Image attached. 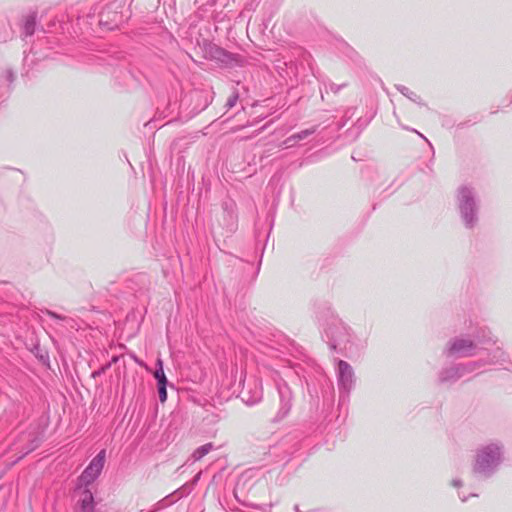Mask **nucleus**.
<instances>
[{"mask_svg": "<svg viewBox=\"0 0 512 512\" xmlns=\"http://www.w3.org/2000/svg\"><path fill=\"white\" fill-rule=\"evenodd\" d=\"M39 438L35 436L33 433L25 432L22 433L18 440L13 443V450L20 451L22 455L19 457L22 458L24 455L30 453L38 446Z\"/></svg>", "mask_w": 512, "mask_h": 512, "instance_id": "obj_8", "label": "nucleus"}, {"mask_svg": "<svg viewBox=\"0 0 512 512\" xmlns=\"http://www.w3.org/2000/svg\"><path fill=\"white\" fill-rule=\"evenodd\" d=\"M295 510H296V512H299V508H298V506H296V507H295Z\"/></svg>", "mask_w": 512, "mask_h": 512, "instance_id": "obj_30", "label": "nucleus"}, {"mask_svg": "<svg viewBox=\"0 0 512 512\" xmlns=\"http://www.w3.org/2000/svg\"><path fill=\"white\" fill-rule=\"evenodd\" d=\"M224 210L227 212L229 218L233 220L235 218V205L232 202L224 203Z\"/></svg>", "mask_w": 512, "mask_h": 512, "instance_id": "obj_19", "label": "nucleus"}, {"mask_svg": "<svg viewBox=\"0 0 512 512\" xmlns=\"http://www.w3.org/2000/svg\"><path fill=\"white\" fill-rule=\"evenodd\" d=\"M465 124H466V123H459V124L457 125V127H458V128H463V127L465 126Z\"/></svg>", "mask_w": 512, "mask_h": 512, "instance_id": "obj_26", "label": "nucleus"}, {"mask_svg": "<svg viewBox=\"0 0 512 512\" xmlns=\"http://www.w3.org/2000/svg\"><path fill=\"white\" fill-rule=\"evenodd\" d=\"M337 377L339 388L349 393L354 384V371L346 361L338 362Z\"/></svg>", "mask_w": 512, "mask_h": 512, "instance_id": "obj_7", "label": "nucleus"}, {"mask_svg": "<svg viewBox=\"0 0 512 512\" xmlns=\"http://www.w3.org/2000/svg\"><path fill=\"white\" fill-rule=\"evenodd\" d=\"M241 178H242V176H235V180H239Z\"/></svg>", "mask_w": 512, "mask_h": 512, "instance_id": "obj_28", "label": "nucleus"}, {"mask_svg": "<svg viewBox=\"0 0 512 512\" xmlns=\"http://www.w3.org/2000/svg\"><path fill=\"white\" fill-rule=\"evenodd\" d=\"M261 398H262L261 389H256L253 396H251V397H246L245 392H243V396H242V399L249 405L256 404L257 402H259L261 400Z\"/></svg>", "mask_w": 512, "mask_h": 512, "instance_id": "obj_15", "label": "nucleus"}, {"mask_svg": "<svg viewBox=\"0 0 512 512\" xmlns=\"http://www.w3.org/2000/svg\"><path fill=\"white\" fill-rule=\"evenodd\" d=\"M480 367L479 362H470L468 364H462L457 366H452L450 368L444 369L440 373V381L441 382H454L459 378L465 376L467 373L474 372L476 368Z\"/></svg>", "mask_w": 512, "mask_h": 512, "instance_id": "obj_4", "label": "nucleus"}, {"mask_svg": "<svg viewBox=\"0 0 512 512\" xmlns=\"http://www.w3.org/2000/svg\"><path fill=\"white\" fill-rule=\"evenodd\" d=\"M452 485L454 487H460V486H462V482L459 479H455V480L452 481Z\"/></svg>", "mask_w": 512, "mask_h": 512, "instance_id": "obj_23", "label": "nucleus"}, {"mask_svg": "<svg viewBox=\"0 0 512 512\" xmlns=\"http://www.w3.org/2000/svg\"><path fill=\"white\" fill-rule=\"evenodd\" d=\"M395 87L403 96L407 97L412 102L420 106H425V103L422 101L421 97L415 92L411 91L408 87L401 84H398Z\"/></svg>", "mask_w": 512, "mask_h": 512, "instance_id": "obj_11", "label": "nucleus"}, {"mask_svg": "<svg viewBox=\"0 0 512 512\" xmlns=\"http://www.w3.org/2000/svg\"><path fill=\"white\" fill-rule=\"evenodd\" d=\"M46 313H47L49 316H51V317H53V318H55V319H60V320H64V319H65L63 316L58 315V314H56L55 312H52V311H50V310H47V311H46Z\"/></svg>", "mask_w": 512, "mask_h": 512, "instance_id": "obj_21", "label": "nucleus"}, {"mask_svg": "<svg viewBox=\"0 0 512 512\" xmlns=\"http://www.w3.org/2000/svg\"><path fill=\"white\" fill-rule=\"evenodd\" d=\"M158 395L162 403L167 400V383L158 384Z\"/></svg>", "mask_w": 512, "mask_h": 512, "instance_id": "obj_17", "label": "nucleus"}, {"mask_svg": "<svg viewBox=\"0 0 512 512\" xmlns=\"http://www.w3.org/2000/svg\"><path fill=\"white\" fill-rule=\"evenodd\" d=\"M208 53L213 60L226 66H241L243 64V57L241 55L231 53L217 45H211Z\"/></svg>", "mask_w": 512, "mask_h": 512, "instance_id": "obj_5", "label": "nucleus"}, {"mask_svg": "<svg viewBox=\"0 0 512 512\" xmlns=\"http://www.w3.org/2000/svg\"><path fill=\"white\" fill-rule=\"evenodd\" d=\"M460 498H461V500H462L463 502L467 500V497H466V496H461V495H460Z\"/></svg>", "mask_w": 512, "mask_h": 512, "instance_id": "obj_27", "label": "nucleus"}, {"mask_svg": "<svg viewBox=\"0 0 512 512\" xmlns=\"http://www.w3.org/2000/svg\"><path fill=\"white\" fill-rule=\"evenodd\" d=\"M229 166H226L227 171L232 172L233 174H238L242 170V166H244L245 162H226Z\"/></svg>", "mask_w": 512, "mask_h": 512, "instance_id": "obj_16", "label": "nucleus"}, {"mask_svg": "<svg viewBox=\"0 0 512 512\" xmlns=\"http://www.w3.org/2000/svg\"><path fill=\"white\" fill-rule=\"evenodd\" d=\"M344 86L345 85H337L335 83H329L328 85H325V91L328 92V90H330L333 93H337Z\"/></svg>", "mask_w": 512, "mask_h": 512, "instance_id": "obj_20", "label": "nucleus"}, {"mask_svg": "<svg viewBox=\"0 0 512 512\" xmlns=\"http://www.w3.org/2000/svg\"><path fill=\"white\" fill-rule=\"evenodd\" d=\"M289 411V407L285 409L284 414H286Z\"/></svg>", "mask_w": 512, "mask_h": 512, "instance_id": "obj_29", "label": "nucleus"}, {"mask_svg": "<svg viewBox=\"0 0 512 512\" xmlns=\"http://www.w3.org/2000/svg\"><path fill=\"white\" fill-rule=\"evenodd\" d=\"M502 445L490 443L478 449L473 467L474 473L490 476L502 460Z\"/></svg>", "mask_w": 512, "mask_h": 512, "instance_id": "obj_1", "label": "nucleus"}, {"mask_svg": "<svg viewBox=\"0 0 512 512\" xmlns=\"http://www.w3.org/2000/svg\"><path fill=\"white\" fill-rule=\"evenodd\" d=\"M101 372H102V371H96V372H94V373H93V376H94V377H96V376L100 375V374H101Z\"/></svg>", "mask_w": 512, "mask_h": 512, "instance_id": "obj_25", "label": "nucleus"}, {"mask_svg": "<svg viewBox=\"0 0 512 512\" xmlns=\"http://www.w3.org/2000/svg\"><path fill=\"white\" fill-rule=\"evenodd\" d=\"M200 475H201V473H198V474L194 477L193 481L190 483V484H192V486H193V485H194V484L199 480Z\"/></svg>", "mask_w": 512, "mask_h": 512, "instance_id": "obj_24", "label": "nucleus"}, {"mask_svg": "<svg viewBox=\"0 0 512 512\" xmlns=\"http://www.w3.org/2000/svg\"><path fill=\"white\" fill-rule=\"evenodd\" d=\"M316 132V128L315 127H312V128H309V129H305V130H302L298 133H295L291 136H289L286 140H285V144L287 147H292L294 146L297 142L299 141H302V140H305L306 138H308L309 136L313 135L314 133Z\"/></svg>", "mask_w": 512, "mask_h": 512, "instance_id": "obj_9", "label": "nucleus"}, {"mask_svg": "<svg viewBox=\"0 0 512 512\" xmlns=\"http://www.w3.org/2000/svg\"><path fill=\"white\" fill-rule=\"evenodd\" d=\"M36 17H37V15L35 12L30 13L29 15H27L25 17L24 25H23V33L26 37L32 36L34 34L35 28H36Z\"/></svg>", "mask_w": 512, "mask_h": 512, "instance_id": "obj_12", "label": "nucleus"}, {"mask_svg": "<svg viewBox=\"0 0 512 512\" xmlns=\"http://www.w3.org/2000/svg\"><path fill=\"white\" fill-rule=\"evenodd\" d=\"M6 78L9 82H13L14 74L11 70L6 71Z\"/></svg>", "mask_w": 512, "mask_h": 512, "instance_id": "obj_22", "label": "nucleus"}, {"mask_svg": "<svg viewBox=\"0 0 512 512\" xmlns=\"http://www.w3.org/2000/svg\"><path fill=\"white\" fill-rule=\"evenodd\" d=\"M458 208L461 218L467 228H473L477 223L478 205L475 199L474 191L462 186L458 189Z\"/></svg>", "mask_w": 512, "mask_h": 512, "instance_id": "obj_2", "label": "nucleus"}, {"mask_svg": "<svg viewBox=\"0 0 512 512\" xmlns=\"http://www.w3.org/2000/svg\"><path fill=\"white\" fill-rule=\"evenodd\" d=\"M105 450H101L79 477L78 487H87L100 475L105 463Z\"/></svg>", "mask_w": 512, "mask_h": 512, "instance_id": "obj_3", "label": "nucleus"}, {"mask_svg": "<svg viewBox=\"0 0 512 512\" xmlns=\"http://www.w3.org/2000/svg\"><path fill=\"white\" fill-rule=\"evenodd\" d=\"M212 449H213L212 443H207L205 445H202L201 447L197 448L193 452V454H192L193 460L199 461L201 458H203L205 455H207Z\"/></svg>", "mask_w": 512, "mask_h": 512, "instance_id": "obj_13", "label": "nucleus"}, {"mask_svg": "<svg viewBox=\"0 0 512 512\" xmlns=\"http://www.w3.org/2000/svg\"><path fill=\"white\" fill-rule=\"evenodd\" d=\"M192 489H193L192 484L185 483L180 488L175 490L172 494H170L165 499H163L162 502L169 501L168 504H171V503L181 499L182 497L189 495L191 493Z\"/></svg>", "mask_w": 512, "mask_h": 512, "instance_id": "obj_10", "label": "nucleus"}, {"mask_svg": "<svg viewBox=\"0 0 512 512\" xmlns=\"http://www.w3.org/2000/svg\"><path fill=\"white\" fill-rule=\"evenodd\" d=\"M239 100V93L235 90L233 93L229 96L226 102V108L230 109L236 105V103Z\"/></svg>", "mask_w": 512, "mask_h": 512, "instance_id": "obj_18", "label": "nucleus"}, {"mask_svg": "<svg viewBox=\"0 0 512 512\" xmlns=\"http://www.w3.org/2000/svg\"><path fill=\"white\" fill-rule=\"evenodd\" d=\"M156 366L157 369L154 372V377L157 380L158 384L167 383V378L165 376L163 369V361L160 358L157 359Z\"/></svg>", "mask_w": 512, "mask_h": 512, "instance_id": "obj_14", "label": "nucleus"}, {"mask_svg": "<svg viewBox=\"0 0 512 512\" xmlns=\"http://www.w3.org/2000/svg\"><path fill=\"white\" fill-rule=\"evenodd\" d=\"M475 345L467 338H455L450 341L447 353L449 356L467 357L473 355Z\"/></svg>", "mask_w": 512, "mask_h": 512, "instance_id": "obj_6", "label": "nucleus"}]
</instances>
